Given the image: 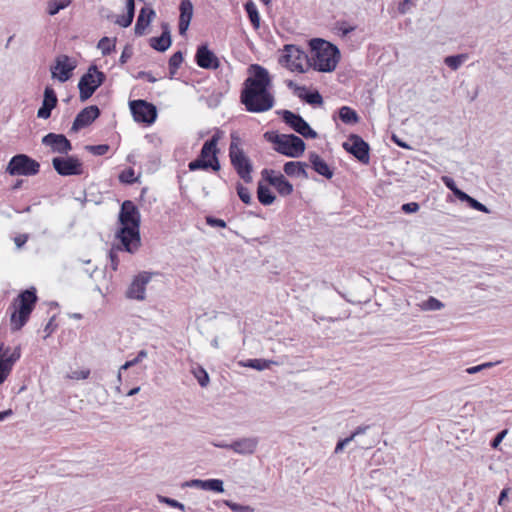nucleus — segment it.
Instances as JSON below:
<instances>
[{
  "label": "nucleus",
  "instance_id": "f257e3e1",
  "mask_svg": "<svg viewBox=\"0 0 512 512\" xmlns=\"http://www.w3.org/2000/svg\"><path fill=\"white\" fill-rule=\"evenodd\" d=\"M250 69L253 70V76L248 77L243 83L241 103L248 112H266L275 104V98L269 90L271 87L269 72L258 64L251 65Z\"/></svg>",
  "mask_w": 512,
  "mask_h": 512
},
{
  "label": "nucleus",
  "instance_id": "f03ea898",
  "mask_svg": "<svg viewBox=\"0 0 512 512\" xmlns=\"http://www.w3.org/2000/svg\"><path fill=\"white\" fill-rule=\"evenodd\" d=\"M119 222L121 227L116 233V238L120 240L125 251L136 252L141 245L140 212L132 201L126 200L122 203Z\"/></svg>",
  "mask_w": 512,
  "mask_h": 512
},
{
  "label": "nucleus",
  "instance_id": "7ed1b4c3",
  "mask_svg": "<svg viewBox=\"0 0 512 512\" xmlns=\"http://www.w3.org/2000/svg\"><path fill=\"white\" fill-rule=\"evenodd\" d=\"M311 55L310 67L320 72H332L335 70L339 59V49L328 41L315 38L310 41Z\"/></svg>",
  "mask_w": 512,
  "mask_h": 512
},
{
  "label": "nucleus",
  "instance_id": "20e7f679",
  "mask_svg": "<svg viewBox=\"0 0 512 512\" xmlns=\"http://www.w3.org/2000/svg\"><path fill=\"white\" fill-rule=\"evenodd\" d=\"M265 137L276 145L275 150L282 155L297 158L305 151V142L294 134L266 133Z\"/></svg>",
  "mask_w": 512,
  "mask_h": 512
},
{
  "label": "nucleus",
  "instance_id": "39448f33",
  "mask_svg": "<svg viewBox=\"0 0 512 512\" xmlns=\"http://www.w3.org/2000/svg\"><path fill=\"white\" fill-rule=\"evenodd\" d=\"M19 306L11 314V328L14 331L20 330L28 321L31 312L37 302L35 289H27L18 296Z\"/></svg>",
  "mask_w": 512,
  "mask_h": 512
},
{
  "label": "nucleus",
  "instance_id": "423d86ee",
  "mask_svg": "<svg viewBox=\"0 0 512 512\" xmlns=\"http://www.w3.org/2000/svg\"><path fill=\"white\" fill-rule=\"evenodd\" d=\"M39 171V162L26 154L13 156L6 167V172L11 176H34Z\"/></svg>",
  "mask_w": 512,
  "mask_h": 512
},
{
  "label": "nucleus",
  "instance_id": "0eeeda50",
  "mask_svg": "<svg viewBox=\"0 0 512 512\" xmlns=\"http://www.w3.org/2000/svg\"><path fill=\"white\" fill-rule=\"evenodd\" d=\"M229 157L231 164L237 172L238 176L245 183H250L252 181V163L250 159L245 155L244 151L234 141L231 142L229 147Z\"/></svg>",
  "mask_w": 512,
  "mask_h": 512
},
{
  "label": "nucleus",
  "instance_id": "6e6552de",
  "mask_svg": "<svg viewBox=\"0 0 512 512\" xmlns=\"http://www.w3.org/2000/svg\"><path fill=\"white\" fill-rule=\"evenodd\" d=\"M105 80V74L98 71L95 65H92L86 74H84L79 83V97L81 101L89 99L95 90L102 85Z\"/></svg>",
  "mask_w": 512,
  "mask_h": 512
},
{
  "label": "nucleus",
  "instance_id": "1a4fd4ad",
  "mask_svg": "<svg viewBox=\"0 0 512 512\" xmlns=\"http://www.w3.org/2000/svg\"><path fill=\"white\" fill-rule=\"evenodd\" d=\"M283 61L291 71L305 72V66L310 67V56L306 55L295 45H285Z\"/></svg>",
  "mask_w": 512,
  "mask_h": 512
},
{
  "label": "nucleus",
  "instance_id": "9d476101",
  "mask_svg": "<svg viewBox=\"0 0 512 512\" xmlns=\"http://www.w3.org/2000/svg\"><path fill=\"white\" fill-rule=\"evenodd\" d=\"M134 120L139 123L152 124L157 117L156 107L145 100H133L129 103Z\"/></svg>",
  "mask_w": 512,
  "mask_h": 512
},
{
  "label": "nucleus",
  "instance_id": "9b49d317",
  "mask_svg": "<svg viewBox=\"0 0 512 512\" xmlns=\"http://www.w3.org/2000/svg\"><path fill=\"white\" fill-rule=\"evenodd\" d=\"M343 148L350 154H352L362 164H369L370 147L359 135L351 134L348 137V141L343 143Z\"/></svg>",
  "mask_w": 512,
  "mask_h": 512
},
{
  "label": "nucleus",
  "instance_id": "f8f14e48",
  "mask_svg": "<svg viewBox=\"0 0 512 512\" xmlns=\"http://www.w3.org/2000/svg\"><path fill=\"white\" fill-rule=\"evenodd\" d=\"M278 113L282 116L283 121L287 125L303 137L315 139L318 136L317 132L314 131L300 115L289 110H282Z\"/></svg>",
  "mask_w": 512,
  "mask_h": 512
},
{
  "label": "nucleus",
  "instance_id": "ddd939ff",
  "mask_svg": "<svg viewBox=\"0 0 512 512\" xmlns=\"http://www.w3.org/2000/svg\"><path fill=\"white\" fill-rule=\"evenodd\" d=\"M52 165L55 171L61 176L83 174V164L74 156L55 157L52 159Z\"/></svg>",
  "mask_w": 512,
  "mask_h": 512
},
{
  "label": "nucleus",
  "instance_id": "4468645a",
  "mask_svg": "<svg viewBox=\"0 0 512 512\" xmlns=\"http://www.w3.org/2000/svg\"><path fill=\"white\" fill-rule=\"evenodd\" d=\"M20 356V347H16L14 351L11 352L9 347H6L3 343L0 344V384L6 380L13 365Z\"/></svg>",
  "mask_w": 512,
  "mask_h": 512
},
{
  "label": "nucleus",
  "instance_id": "2eb2a0df",
  "mask_svg": "<svg viewBox=\"0 0 512 512\" xmlns=\"http://www.w3.org/2000/svg\"><path fill=\"white\" fill-rule=\"evenodd\" d=\"M153 273L143 271L139 273L131 282L126 291V296L129 299L144 300L146 285L150 282Z\"/></svg>",
  "mask_w": 512,
  "mask_h": 512
},
{
  "label": "nucleus",
  "instance_id": "dca6fc26",
  "mask_svg": "<svg viewBox=\"0 0 512 512\" xmlns=\"http://www.w3.org/2000/svg\"><path fill=\"white\" fill-rule=\"evenodd\" d=\"M75 68V62H71L67 55H60L56 58L55 65L51 67L52 77L60 82H66L70 79Z\"/></svg>",
  "mask_w": 512,
  "mask_h": 512
},
{
  "label": "nucleus",
  "instance_id": "f3484780",
  "mask_svg": "<svg viewBox=\"0 0 512 512\" xmlns=\"http://www.w3.org/2000/svg\"><path fill=\"white\" fill-rule=\"evenodd\" d=\"M264 179L272 185L281 196H289L293 192V185L282 174L275 175L274 170L264 169Z\"/></svg>",
  "mask_w": 512,
  "mask_h": 512
},
{
  "label": "nucleus",
  "instance_id": "a211bd4d",
  "mask_svg": "<svg viewBox=\"0 0 512 512\" xmlns=\"http://www.w3.org/2000/svg\"><path fill=\"white\" fill-rule=\"evenodd\" d=\"M42 144L50 147L53 153L68 154L72 150L71 142L63 134L48 133L42 138Z\"/></svg>",
  "mask_w": 512,
  "mask_h": 512
},
{
  "label": "nucleus",
  "instance_id": "6ab92c4d",
  "mask_svg": "<svg viewBox=\"0 0 512 512\" xmlns=\"http://www.w3.org/2000/svg\"><path fill=\"white\" fill-rule=\"evenodd\" d=\"M195 60L197 65L203 69L216 70L220 66L219 59L207 45H200L197 48Z\"/></svg>",
  "mask_w": 512,
  "mask_h": 512
},
{
  "label": "nucleus",
  "instance_id": "aec40b11",
  "mask_svg": "<svg viewBox=\"0 0 512 512\" xmlns=\"http://www.w3.org/2000/svg\"><path fill=\"white\" fill-rule=\"evenodd\" d=\"M100 110L96 105H91L82 109L74 119L71 131L77 132L82 128L89 126L98 116Z\"/></svg>",
  "mask_w": 512,
  "mask_h": 512
},
{
  "label": "nucleus",
  "instance_id": "412c9836",
  "mask_svg": "<svg viewBox=\"0 0 512 512\" xmlns=\"http://www.w3.org/2000/svg\"><path fill=\"white\" fill-rule=\"evenodd\" d=\"M57 103L58 99L54 89L47 86L44 90L42 105L37 111V117L40 119L50 118L51 112L56 107Z\"/></svg>",
  "mask_w": 512,
  "mask_h": 512
},
{
  "label": "nucleus",
  "instance_id": "4be33fe9",
  "mask_svg": "<svg viewBox=\"0 0 512 512\" xmlns=\"http://www.w3.org/2000/svg\"><path fill=\"white\" fill-rule=\"evenodd\" d=\"M258 446V438L247 437L233 441L231 444L225 446V449H230L235 453L241 455L253 454Z\"/></svg>",
  "mask_w": 512,
  "mask_h": 512
},
{
  "label": "nucleus",
  "instance_id": "5701e85b",
  "mask_svg": "<svg viewBox=\"0 0 512 512\" xmlns=\"http://www.w3.org/2000/svg\"><path fill=\"white\" fill-rule=\"evenodd\" d=\"M179 17V33L185 35L193 17V4L191 0H181Z\"/></svg>",
  "mask_w": 512,
  "mask_h": 512
},
{
  "label": "nucleus",
  "instance_id": "b1692460",
  "mask_svg": "<svg viewBox=\"0 0 512 512\" xmlns=\"http://www.w3.org/2000/svg\"><path fill=\"white\" fill-rule=\"evenodd\" d=\"M155 17V11L151 7H143L136 20L134 32L137 36L145 34L146 28L150 25Z\"/></svg>",
  "mask_w": 512,
  "mask_h": 512
},
{
  "label": "nucleus",
  "instance_id": "393cba45",
  "mask_svg": "<svg viewBox=\"0 0 512 512\" xmlns=\"http://www.w3.org/2000/svg\"><path fill=\"white\" fill-rule=\"evenodd\" d=\"M162 34L159 37L150 38V46L159 51L164 52L171 46L170 28L167 23L162 24Z\"/></svg>",
  "mask_w": 512,
  "mask_h": 512
},
{
  "label": "nucleus",
  "instance_id": "a878e982",
  "mask_svg": "<svg viewBox=\"0 0 512 512\" xmlns=\"http://www.w3.org/2000/svg\"><path fill=\"white\" fill-rule=\"evenodd\" d=\"M308 158L315 172L327 179L333 177V170L317 153L310 152Z\"/></svg>",
  "mask_w": 512,
  "mask_h": 512
},
{
  "label": "nucleus",
  "instance_id": "bb28decb",
  "mask_svg": "<svg viewBox=\"0 0 512 512\" xmlns=\"http://www.w3.org/2000/svg\"><path fill=\"white\" fill-rule=\"evenodd\" d=\"M189 487H196L202 490H210L218 493L224 492L223 481L220 479H193L186 483Z\"/></svg>",
  "mask_w": 512,
  "mask_h": 512
},
{
  "label": "nucleus",
  "instance_id": "cd10ccee",
  "mask_svg": "<svg viewBox=\"0 0 512 512\" xmlns=\"http://www.w3.org/2000/svg\"><path fill=\"white\" fill-rule=\"evenodd\" d=\"M307 164L300 161H289L283 166L286 175L290 177H302L307 179L309 176L306 171Z\"/></svg>",
  "mask_w": 512,
  "mask_h": 512
},
{
  "label": "nucleus",
  "instance_id": "c85d7f7f",
  "mask_svg": "<svg viewBox=\"0 0 512 512\" xmlns=\"http://www.w3.org/2000/svg\"><path fill=\"white\" fill-rule=\"evenodd\" d=\"M191 171H195L198 169H208L211 168L214 171L220 170V162L217 156H214L211 159H204L199 156L196 160L191 161L188 165Z\"/></svg>",
  "mask_w": 512,
  "mask_h": 512
},
{
  "label": "nucleus",
  "instance_id": "c756f323",
  "mask_svg": "<svg viewBox=\"0 0 512 512\" xmlns=\"http://www.w3.org/2000/svg\"><path fill=\"white\" fill-rule=\"evenodd\" d=\"M218 140H219V137L217 135H213L211 137V139L207 140L203 144L199 156H201V158H204L206 160H208L207 158H209V157L211 159L214 156H217V153L219 152V150L217 148Z\"/></svg>",
  "mask_w": 512,
  "mask_h": 512
},
{
  "label": "nucleus",
  "instance_id": "7c9ffc66",
  "mask_svg": "<svg viewBox=\"0 0 512 512\" xmlns=\"http://www.w3.org/2000/svg\"><path fill=\"white\" fill-rule=\"evenodd\" d=\"M340 120L348 125L357 124L360 121V117L357 112L349 106H342L339 109Z\"/></svg>",
  "mask_w": 512,
  "mask_h": 512
},
{
  "label": "nucleus",
  "instance_id": "2f4dec72",
  "mask_svg": "<svg viewBox=\"0 0 512 512\" xmlns=\"http://www.w3.org/2000/svg\"><path fill=\"white\" fill-rule=\"evenodd\" d=\"M257 197L259 202L266 206L271 205L276 199L275 195L271 192V190L262 183L258 184Z\"/></svg>",
  "mask_w": 512,
  "mask_h": 512
},
{
  "label": "nucleus",
  "instance_id": "473e14b6",
  "mask_svg": "<svg viewBox=\"0 0 512 512\" xmlns=\"http://www.w3.org/2000/svg\"><path fill=\"white\" fill-rule=\"evenodd\" d=\"M418 306L422 311H438L444 308V303L437 298L430 296L427 300L419 303Z\"/></svg>",
  "mask_w": 512,
  "mask_h": 512
},
{
  "label": "nucleus",
  "instance_id": "72a5a7b5",
  "mask_svg": "<svg viewBox=\"0 0 512 512\" xmlns=\"http://www.w3.org/2000/svg\"><path fill=\"white\" fill-rule=\"evenodd\" d=\"M245 10L248 14V17H249L253 27L255 29H258L260 26V16H259V13L257 11L256 5L254 4V2L249 0L245 4Z\"/></svg>",
  "mask_w": 512,
  "mask_h": 512
},
{
  "label": "nucleus",
  "instance_id": "f704fd0d",
  "mask_svg": "<svg viewBox=\"0 0 512 512\" xmlns=\"http://www.w3.org/2000/svg\"><path fill=\"white\" fill-rule=\"evenodd\" d=\"M297 96L311 105H321L323 103V98L318 91L307 92L305 90V92L297 93Z\"/></svg>",
  "mask_w": 512,
  "mask_h": 512
},
{
  "label": "nucleus",
  "instance_id": "c9c22d12",
  "mask_svg": "<svg viewBox=\"0 0 512 512\" xmlns=\"http://www.w3.org/2000/svg\"><path fill=\"white\" fill-rule=\"evenodd\" d=\"M272 364H275L272 360L265 359H249L247 362L243 363L244 367H250L259 371L270 368Z\"/></svg>",
  "mask_w": 512,
  "mask_h": 512
},
{
  "label": "nucleus",
  "instance_id": "e433bc0d",
  "mask_svg": "<svg viewBox=\"0 0 512 512\" xmlns=\"http://www.w3.org/2000/svg\"><path fill=\"white\" fill-rule=\"evenodd\" d=\"M147 351L146 350H140L137 354V356L132 359V360H129L127 362H125L121 367H120V370L118 372V375H117V378L119 381H121V371L122 370H127L129 369L130 367H133L135 365H137L138 363H140L144 358L147 357Z\"/></svg>",
  "mask_w": 512,
  "mask_h": 512
},
{
  "label": "nucleus",
  "instance_id": "4c0bfd02",
  "mask_svg": "<svg viewBox=\"0 0 512 512\" xmlns=\"http://www.w3.org/2000/svg\"><path fill=\"white\" fill-rule=\"evenodd\" d=\"M72 0H51L48 2L47 12L49 15L54 16L56 15L60 10L66 8L70 5Z\"/></svg>",
  "mask_w": 512,
  "mask_h": 512
},
{
  "label": "nucleus",
  "instance_id": "58836bf2",
  "mask_svg": "<svg viewBox=\"0 0 512 512\" xmlns=\"http://www.w3.org/2000/svg\"><path fill=\"white\" fill-rule=\"evenodd\" d=\"M466 57L467 56L464 54L447 56L444 59V63L452 70H457L462 65Z\"/></svg>",
  "mask_w": 512,
  "mask_h": 512
},
{
  "label": "nucleus",
  "instance_id": "ea45409f",
  "mask_svg": "<svg viewBox=\"0 0 512 512\" xmlns=\"http://www.w3.org/2000/svg\"><path fill=\"white\" fill-rule=\"evenodd\" d=\"M183 62V55L182 52L177 51L175 52L169 59V71L171 77L176 73L178 68L180 67L181 63Z\"/></svg>",
  "mask_w": 512,
  "mask_h": 512
},
{
  "label": "nucleus",
  "instance_id": "a19ab883",
  "mask_svg": "<svg viewBox=\"0 0 512 512\" xmlns=\"http://www.w3.org/2000/svg\"><path fill=\"white\" fill-rule=\"evenodd\" d=\"M97 47L101 50L104 56L109 55L115 49V39L111 40L108 37H103L98 42Z\"/></svg>",
  "mask_w": 512,
  "mask_h": 512
},
{
  "label": "nucleus",
  "instance_id": "79ce46f5",
  "mask_svg": "<svg viewBox=\"0 0 512 512\" xmlns=\"http://www.w3.org/2000/svg\"><path fill=\"white\" fill-rule=\"evenodd\" d=\"M192 373L198 380V383L200 384L201 387H206L208 385L209 375L204 368H202L201 366H198L197 368H194L192 370Z\"/></svg>",
  "mask_w": 512,
  "mask_h": 512
},
{
  "label": "nucleus",
  "instance_id": "37998d69",
  "mask_svg": "<svg viewBox=\"0 0 512 512\" xmlns=\"http://www.w3.org/2000/svg\"><path fill=\"white\" fill-rule=\"evenodd\" d=\"M224 505L229 507L233 512H254V508L249 505H242L231 500H223Z\"/></svg>",
  "mask_w": 512,
  "mask_h": 512
},
{
  "label": "nucleus",
  "instance_id": "c03bdc74",
  "mask_svg": "<svg viewBox=\"0 0 512 512\" xmlns=\"http://www.w3.org/2000/svg\"><path fill=\"white\" fill-rule=\"evenodd\" d=\"M85 149L95 156H102V155H105L109 151L110 147L107 144H99V145H87V146H85Z\"/></svg>",
  "mask_w": 512,
  "mask_h": 512
},
{
  "label": "nucleus",
  "instance_id": "a18cd8bd",
  "mask_svg": "<svg viewBox=\"0 0 512 512\" xmlns=\"http://www.w3.org/2000/svg\"><path fill=\"white\" fill-rule=\"evenodd\" d=\"M119 181L126 184H132L137 181L135 172L132 168L123 170L119 175Z\"/></svg>",
  "mask_w": 512,
  "mask_h": 512
},
{
  "label": "nucleus",
  "instance_id": "49530a36",
  "mask_svg": "<svg viewBox=\"0 0 512 512\" xmlns=\"http://www.w3.org/2000/svg\"><path fill=\"white\" fill-rule=\"evenodd\" d=\"M122 250H125V248L121 244V245L113 246L111 248L110 252H109V258H110V261H111V267H112V269L114 271L117 270L118 264H119V259H118L117 252L118 251H122Z\"/></svg>",
  "mask_w": 512,
  "mask_h": 512
},
{
  "label": "nucleus",
  "instance_id": "de8ad7c7",
  "mask_svg": "<svg viewBox=\"0 0 512 512\" xmlns=\"http://www.w3.org/2000/svg\"><path fill=\"white\" fill-rule=\"evenodd\" d=\"M237 194L241 201L245 204H250L252 201L251 193L247 187H244L242 184L238 183L236 186Z\"/></svg>",
  "mask_w": 512,
  "mask_h": 512
},
{
  "label": "nucleus",
  "instance_id": "09e8293b",
  "mask_svg": "<svg viewBox=\"0 0 512 512\" xmlns=\"http://www.w3.org/2000/svg\"><path fill=\"white\" fill-rule=\"evenodd\" d=\"M157 499H158L159 502L167 504V505H169L171 507L178 508V509H180L182 511L185 510L184 504L180 503L179 501H177L175 499H172V498H169V497H166V496H162V495H157Z\"/></svg>",
  "mask_w": 512,
  "mask_h": 512
},
{
  "label": "nucleus",
  "instance_id": "8fccbe9b",
  "mask_svg": "<svg viewBox=\"0 0 512 512\" xmlns=\"http://www.w3.org/2000/svg\"><path fill=\"white\" fill-rule=\"evenodd\" d=\"M468 204L471 208H473L475 210H478V211H481L484 213H489V209L484 204L480 203L473 197L470 198V200L468 201Z\"/></svg>",
  "mask_w": 512,
  "mask_h": 512
},
{
  "label": "nucleus",
  "instance_id": "3c124183",
  "mask_svg": "<svg viewBox=\"0 0 512 512\" xmlns=\"http://www.w3.org/2000/svg\"><path fill=\"white\" fill-rule=\"evenodd\" d=\"M206 223L212 227H220V228L226 227V222L223 219L215 218L212 216L206 217Z\"/></svg>",
  "mask_w": 512,
  "mask_h": 512
},
{
  "label": "nucleus",
  "instance_id": "603ef678",
  "mask_svg": "<svg viewBox=\"0 0 512 512\" xmlns=\"http://www.w3.org/2000/svg\"><path fill=\"white\" fill-rule=\"evenodd\" d=\"M133 19H134V16L126 13V15H122V16L118 17V19L116 20V23L119 26L126 28L131 25Z\"/></svg>",
  "mask_w": 512,
  "mask_h": 512
},
{
  "label": "nucleus",
  "instance_id": "864d4df0",
  "mask_svg": "<svg viewBox=\"0 0 512 512\" xmlns=\"http://www.w3.org/2000/svg\"><path fill=\"white\" fill-rule=\"evenodd\" d=\"M133 55L132 48L126 45L121 53L119 62L121 65H124Z\"/></svg>",
  "mask_w": 512,
  "mask_h": 512
},
{
  "label": "nucleus",
  "instance_id": "5fc2aeb1",
  "mask_svg": "<svg viewBox=\"0 0 512 512\" xmlns=\"http://www.w3.org/2000/svg\"><path fill=\"white\" fill-rule=\"evenodd\" d=\"M419 204L416 202H409L402 205V210L405 213H415L419 210Z\"/></svg>",
  "mask_w": 512,
  "mask_h": 512
},
{
  "label": "nucleus",
  "instance_id": "6e6d98bb",
  "mask_svg": "<svg viewBox=\"0 0 512 512\" xmlns=\"http://www.w3.org/2000/svg\"><path fill=\"white\" fill-rule=\"evenodd\" d=\"M338 29L341 31L343 36H346L355 30V26H350L346 22H341L338 23Z\"/></svg>",
  "mask_w": 512,
  "mask_h": 512
},
{
  "label": "nucleus",
  "instance_id": "4d7b16f0",
  "mask_svg": "<svg viewBox=\"0 0 512 512\" xmlns=\"http://www.w3.org/2000/svg\"><path fill=\"white\" fill-rule=\"evenodd\" d=\"M442 182L445 184V186L450 189L452 192L455 191L458 187L455 184V181L449 177V176H442L441 177Z\"/></svg>",
  "mask_w": 512,
  "mask_h": 512
},
{
  "label": "nucleus",
  "instance_id": "13d9d810",
  "mask_svg": "<svg viewBox=\"0 0 512 512\" xmlns=\"http://www.w3.org/2000/svg\"><path fill=\"white\" fill-rule=\"evenodd\" d=\"M413 5L412 0H403L398 6V10L401 14H405Z\"/></svg>",
  "mask_w": 512,
  "mask_h": 512
},
{
  "label": "nucleus",
  "instance_id": "bf43d9fd",
  "mask_svg": "<svg viewBox=\"0 0 512 512\" xmlns=\"http://www.w3.org/2000/svg\"><path fill=\"white\" fill-rule=\"evenodd\" d=\"M351 441L353 440L350 436L340 440L335 447V453L341 452L344 449V447L348 445Z\"/></svg>",
  "mask_w": 512,
  "mask_h": 512
},
{
  "label": "nucleus",
  "instance_id": "052dcab7",
  "mask_svg": "<svg viewBox=\"0 0 512 512\" xmlns=\"http://www.w3.org/2000/svg\"><path fill=\"white\" fill-rule=\"evenodd\" d=\"M506 434H507V430H503L500 433H498L496 435V437L492 440L491 446L493 448H497L498 445L501 443V441L503 440V438L505 437Z\"/></svg>",
  "mask_w": 512,
  "mask_h": 512
},
{
  "label": "nucleus",
  "instance_id": "680f3d73",
  "mask_svg": "<svg viewBox=\"0 0 512 512\" xmlns=\"http://www.w3.org/2000/svg\"><path fill=\"white\" fill-rule=\"evenodd\" d=\"M55 328L56 325L54 324V317H52L44 328V332L46 333L45 338L50 336L54 332Z\"/></svg>",
  "mask_w": 512,
  "mask_h": 512
},
{
  "label": "nucleus",
  "instance_id": "e2e57ef3",
  "mask_svg": "<svg viewBox=\"0 0 512 512\" xmlns=\"http://www.w3.org/2000/svg\"><path fill=\"white\" fill-rule=\"evenodd\" d=\"M453 194L461 201L467 202L470 200L471 196H469L467 193L463 192L459 188L455 189Z\"/></svg>",
  "mask_w": 512,
  "mask_h": 512
},
{
  "label": "nucleus",
  "instance_id": "0e129e2a",
  "mask_svg": "<svg viewBox=\"0 0 512 512\" xmlns=\"http://www.w3.org/2000/svg\"><path fill=\"white\" fill-rule=\"evenodd\" d=\"M138 79H147V81L151 82V83H154L157 81V79L149 72H146V71H140L138 72L137 76H136Z\"/></svg>",
  "mask_w": 512,
  "mask_h": 512
},
{
  "label": "nucleus",
  "instance_id": "69168bd1",
  "mask_svg": "<svg viewBox=\"0 0 512 512\" xmlns=\"http://www.w3.org/2000/svg\"><path fill=\"white\" fill-rule=\"evenodd\" d=\"M90 375L89 370H81V371H75L73 372L72 378L80 380V379H87Z\"/></svg>",
  "mask_w": 512,
  "mask_h": 512
},
{
  "label": "nucleus",
  "instance_id": "338daca9",
  "mask_svg": "<svg viewBox=\"0 0 512 512\" xmlns=\"http://www.w3.org/2000/svg\"><path fill=\"white\" fill-rule=\"evenodd\" d=\"M368 429H369V426H368V425L359 426V427H357V428L352 432V434L350 435V437L352 438V440H354L356 436L361 435V434H364Z\"/></svg>",
  "mask_w": 512,
  "mask_h": 512
},
{
  "label": "nucleus",
  "instance_id": "774afa93",
  "mask_svg": "<svg viewBox=\"0 0 512 512\" xmlns=\"http://www.w3.org/2000/svg\"><path fill=\"white\" fill-rule=\"evenodd\" d=\"M28 240V235L22 234L15 237L14 242L18 248H21Z\"/></svg>",
  "mask_w": 512,
  "mask_h": 512
}]
</instances>
